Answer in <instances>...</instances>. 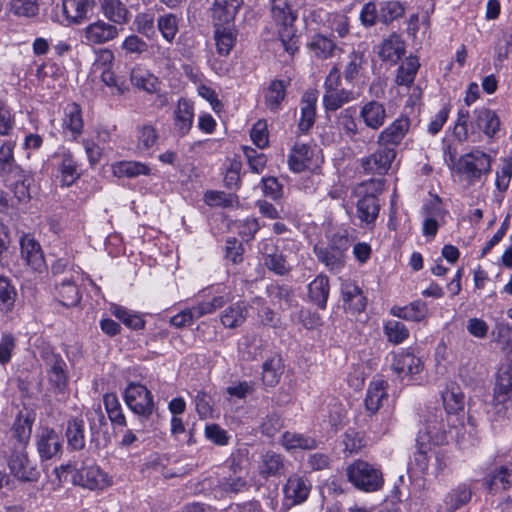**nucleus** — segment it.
<instances>
[{"instance_id": "obj_1", "label": "nucleus", "mask_w": 512, "mask_h": 512, "mask_svg": "<svg viewBox=\"0 0 512 512\" xmlns=\"http://www.w3.org/2000/svg\"><path fill=\"white\" fill-rule=\"evenodd\" d=\"M346 475L354 487L365 492H375L384 483L382 472L364 460L352 462L346 469Z\"/></svg>"}, {"instance_id": "obj_2", "label": "nucleus", "mask_w": 512, "mask_h": 512, "mask_svg": "<svg viewBox=\"0 0 512 512\" xmlns=\"http://www.w3.org/2000/svg\"><path fill=\"white\" fill-rule=\"evenodd\" d=\"M491 170V158L480 150H473L460 157L457 171L463 181L468 184L481 182L482 177Z\"/></svg>"}, {"instance_id": "obj_3", "label": "nucleus", "mask_w": 512, "mask_h": 512, "mask_svg": "<svg viewBox=\"0 0 512 512\" xmlns=\"http://www.w3.org/2000/svg\"><path fill=\"white\" fill-rule=\"evenodd\" d=\"M40 357L45 364L49 383L55 390L63 392L68 383L67 364L65 360L49 346L41 348Z\"/></svg>"}, {"instance_id": "obj_4", "label": "nucleus", "mask_w": 512, "mask_h": 512, "mask_svg": "<svg viewBox=\"0 0 512 512\" xmlns=\"http://www.w3.org/2000/svg\"><path fill=\"white\" fill-rule=\"evenodd\" d=\"M124 399L127 406L143 418H149L155 410L152 393L140 383H129L124 392Z\"/></svg>"}, {"instance_id": "obj_5", "label": "nucleus", "mask_w": 512, "mask_h": 512, "mask_svg": "<svg viewBox=\"0 0 512 512\" xmlns=\"http://www.w3.org/2000/svg\"><path fill=\"white\" fill-rule=\"evenodd\" d=\"M5 451L11 474L20 481L33 482L39 477V471L28 458L26 448L8 447Z\"/></svg>"}, {"instance_id": "obj_6", "label": "nucleus", "mask_w": 512, "mask_h": 512, "mask_svg": "<svg viewBox=\"0 0 512 512\" xmlns=\"http://www.w3.org/2000/svg\"><path fill=\"white\" fill-rule=\"evenodd\" d=\"M259 251L263 264L269 271L284 276L292 270L286 256L272 241L261 243Z\"/></svg>"}, {"instance_id": "obj_7", "label": "nucleus", "mask_w": 512, "mask_h": 512, "mask_svg": "<svg viewBox=\"0 0 512 512\" xmlns=\"http://www.w3.org/2000/svg\"><path fill=\"white\" fill-rule=\"evenodd\" d=\"M340 290L345 311L355 315L365 310L367 298L363 290L354 281L350 279L342 280Z\"/></svg>"}, {"instance_id": "obj_8", "label": "nucleus", "mask_w": 512, "mask_h": 512, "mask_svg": "<svg viewBox=\"0 0 512 512\" xmlns=\"http://www.w3.org/2000/svg\"><path fill=\"white\" fill-rule=\"evenodd\" d=\"M34 420L35 417L30 411H20L11 428V438L8 442V447L21 446V448H26L31 437Z\"/></svg>"}, {"instance_id": "obj_9", "label": "nucleus", "mask_w": 512, "mask_h": 512, "mask_svg": "<svg viewBox=\"0 0 512 512\" xmlns=\"http://www.w3.org/2000/svg\"><path fill=\"white\" fill-rule=\"evenodd\" d=\"M424 427L419 431L418 436H424V440L439 444L445 439V424L443 412L440 409L428 410L424 419Z\"/></svg>"}, {"instance_id": "obj_10", "label": "nucleus", "mask_w": 512, "mask_h": 512, "mask_svg": "<svg viewBox=\"0 0 512 512\" xmlns=\"http://www.w3.org/2000/svg\"><path fill=\"white\" fill-rule=\"evenodd\" d=\"M396 158V151L393 147H383L362 159V167L367 173H377L382 176L386 174Z\"/></svg>"}, {"instance_id": "obj_11", "label": "nucleus", "mask_w": 512, "mask_h": 512, "mask_svg": "<svg viewBox=\"0 0 512 512\" xmlns=\"http://www.w3.org/2000/svg\"><path fill=\"white\" fill-rule=\"evenodd\" d=\"M37 450L43 460L57 456L62 449L61 436L52 428H43L37 435Z\"/></svg>"}, {"instance_id": "obj_12", "label": "nucleus", "mask_w": 512, "mask_h": 512, "mask_svg": "<svg viewBox=\"0 0 512 512\" xmlns=\"http://www.w3.org/2000/svg\"><path fill=\"white\" fill-rule=\"evenodd\" d=\"M244 4V0H214L211 12L215 26L230 25Z\"/></svg>"}, {"instance_id": "obj_13", "label": "nucleus", "mask_w": 512, "mask_h": 512, "mask_svg": "<svg viewBox=\"0 0 512 512\" xmlns=\"http://www.w3.org/2000/svg\"><path fill=\"white\" fill-rule=\"evenodd\" d=\"M470 126L472 134L481 130L486 136L493 137L500 129V120L495 111L482 107L474 111Z\"/></svg>"}, {"instance_id": "obj_14", "label": "nucleus", "mask_w": 512, "mask_h": 512, "mask_svg": "<svg viewBox=\"0 0 512 512\" xmlns=\"http://www.w3.org/2000/svg\"><path fill=\"white\" fill-rule=\"evenodd\" d=\"M360 118L366 127L375 131L380 129L388 118L385 104L376 100L364 103L360 109Z\"/></svg>"}, {"instance_id": "obj_15", "label": "nucleus", "mask_w": 512, "mask_h": 512, "mask_svg": "<svg viewBox=\"0 0 512 512\" xmlns=\"http://www.w3.org/2000/svg\"><path fill=\"white\" fill-rule=\"evenodd\" d=\"M84 33L88 43L103 44L115 39L119 34V30L112 23L98 20L88 25Z\"/></svg>"}, {"instance_id": "obj_16", "label": "nucleus", "mask_w": 512, "mask_h": 512, "mask_svg": "<svg viewBox=\"0 0 512 512\" xmlns=\"http://www.w3.org/2000/svg\"><path fill=\"white\" fill-rule=\"evenodd\" d=\"M100 10L109 22L115 25H126L131 13L122 0H99Z\"/></svg>"}, {"instance_id": "obj_17", "label": "nucleus", "mask_w": 512, "mask_h": 512, "mask_svg": "<svg viewBox=\"0 0 512 512\" xmlns=\"http://www.w3.org/2000/svg\"><path fill=\"white\" fill-rule=\"evenodd\" d=\"M409 120L407 118H398L389 126L380 132L377 143L384 147L389 145L396 146L400 144L409 130Z\"/></svg>"}, {"instance_id": "obj_18", "label": "nucleus", "mask_w": 512, "mask_h": 512, "mask_svg": "<svg viewBox=\"0 0 512 512\" xmlns=\"http://www.w3.org/2000/svg\"><path fill=\"white\" fill-rule=\"evenodd\" d=\"M311 489L309 480L303 476L291 475L284 486V494L292 504H300L304 502Z\"/></svg>"}, {"instance_id": "obj_19", "label": "nucleus", "mask_w": 512, "mask_h": 512, "mask_svg": "<svg viewBox=\"0 0 512 512\" xmlns=\"http://www.w3.org/2000/svg\"><path fill=\"white\" fill-rule=\"evenodd\" d=\"M6 188L14 192H28L36 188L35 179L20 167L1 175Z\"/></svg>"}, {"instance_id": "obj_20", "label": "nucleus", "mask_w": 512, "mask_h": 512, "mask_svg": "<svg viewBox=\"0 0 512 512\" xmlns=\"http://www.w3.org/2000/svg\"><path fill=\"white\" fill-rule=\"evenodd\" d=\"M95 0H62V9L66 19L73 24H80L93 9Z\"/></svg>"}, {"instance_id": "obj_21", "label": "nucleus", "mask_w": 512, "mask_h": 512, "mask_svg": "<svg viewBox=\"0 0 512 512\" xmlns=\"http://www.w3.org/2000/svg\"><path fill=\"white\" fill-rule=\"evenodd\" d=\"M21 255L33 270H41L44 265V256L38 242L29 235H24L20 239Z\"/></svg>"}, {"instance_id": "obj_22", "label": "nucleus", "mask_w": 512, "mask_h": 512, "mask_svg": "<svg viewBox=\"0 0 512 512\" xmlns=\"http://www.w3.org/2000/svg\"><path fill=\"white\" fill-rule=\"evenodd\" d=\"M486 485L491 494L508 490L512 486V463L495 467L489 473Z\"/></svg>"}, {"instance_id": "obj_23", "label": "nucleus", "mask_w": 512, "mask_h": 512, "mask_svg": "<svg viewBox=\"0 0 512 512\" xmlns=\"http://www.w3.org/2000/svg\"><path fill=\"white\" fill-rule=\"evenodd\" d=\"M67 447L70 451H81L85 448V423L78 417L71 418L67 421L65 430Z\"/></svg>"}, {"instance_id": "obj_24", "label": "nucleus", "mask_w": 512, "mask_h": 512, "mask_svg": "<svg viewBox=\"0 0 512 512\" xmlns=\"http://www.w3.org/2000/svg\"><path fill=\"white\" fill-rule=\"evenodd\" d=\"M288 12L285 13L284 10H280L281 13L284 14L283 25L284 28L279 32V39L282 43L284 50L291 56H294L299 49L298 46V38L295 34V30L293 29V22L296 19V16L293 12L287 7Z\"/></svg>"}, {"instance_id": "obj_25", "label": "nucleus", "mask_w": 512, "mask_h": 512, "mask_svg": "<svg viewBox=\"0 0 512 512\" xmlns=\"http://www.w3.org/2000/svg\"><path fill=\"white\" fill-rule=\"evenodd\" d=\"M378 53L383 61L395 64L405 53V43L400 35L392 33L380 44Z\"/></svg>"}, {"instance_id": "obj_26", "label": "nucleus", "mask_w": 512, "mask_h": 512, "mask_svg": "<svg viewBox=\"0 0 512 512\" xmlns=\"http://www.w3.org/2000/svg\"><path fill=\"white\" fill-rule=\"evenodd\" d=\"M79 484L90 490L103 489L110 482L108 475L98 466H88L78 472Z\"/></svg>"}, {"instance_id": "obj_27", "label": "nucleus", "mask_w": 512, "mask_h": 512, "mask_svg": "<svg viewBox=\"0 0 512 512\" xmlns=\"http://www.w3.org/2000/svg\"><path fill=\"white\" fill-rule=\"evenodd\" d=\"M159 139L157 129L150 123L136 127V151L139 154H151L152 148Z\"/></svg>"}, {"instance_id": "obj_28", "label": "nucleus", "mask_w": 512, "mask_h": 512, "mask_svg": "<svg viewBox=\"0 0 512 512\" xmlns=\"http://www.w3.org/2000/svg\"><path fill=\"white\" fill-rule=\"evenodd\" d=\"M56 298L65 307L76 306L80 299V293L71 279L55 280Z\"/></svg>"}, {"instance_id": "obj_29", "label": "nucleus", "mask_w": 512, "mask_h": 512, "mask_svg": "<svg viewBox=\"0 0 512 512\" xmlns=\"http://www.w3.org/2000/svg\"><path fill=\"white\" fill-rule=\"evenodd\" d=\"M388 383L385 380H374L370 383L366 397L365 408L371 414H375L381 407L382 401L387 397Z\"/></svg>"}, {"instance_id": "obj_30", "label": "nucleus", "mask_w": 512, "mask_h": 512, "mask_svg": "<svg viewBox=\"0 0 512 512\" xmlns=\"http://www.w3.org/2000/svg\"><path fill=\"white\" fill-rule=\"evenodd\" d=\"M307 48L319 59H328L334 55L335 51L340 50L330 37L320 33L311 37L307 43Z\"/></svg>"}, {"instance_id": "obj_31", "label": "nucleus", "mask_w": 512, "mask_h": 512, "mask_svg": "<svg viewBox=\"0 0 512 512\" xmlns=\"http://www.w3.org/2000/svg\"><path fill=\"white\" fill-rule=\"evenodd\" d=\"M392 370L398 375H414L422 370V362L412 353H400L393 358Z\"/></svg>"}, {"instance_id": "obj_32", "label": "nucleus", "mask_w": 512, "mask_h": 512, "mask_svg": "<svg viewBox=\"0 0 512 512\" xmlns=\"http://www.w3.org/2000/svg\"><path fill=\"white\" fill-rule=\"evenodd\" d=\"M282 446L288 451L313 450L318 447L316 439L302 433L286 431L281 437Z\"/></svg>"}, {"instance_id": "obj_33", "label": "nucleus", "mask_w": 512, "mask_h": 512, "mask_svg": "<svg viewBox=\"0 0 512 512\" xmlns=\"http://www.w3.org/2000/svg\"><path fill=\"white\" fill-rule=\"evenodd\" d=\"M287 83L284 80H272L265 90L264 99L266 107L277 112L281 109L282 101L286 96Z\"/></svg>"}, {"instance_id": "obj_34", "label": "nucleus", "mask_w": 512, "mask_h": 512, "mask_svg": "<svg viewBox=\"0 0 512 512\" xmlns=\"http://www.w3.org/2000/svg\"><path fill=\"white\" fill-rule=\"evenodd\" d=\"M428 308L425 302L421 300L413 301L407 306H394L391 308V314L408 321L420 322L426 318Z\"/></svg>"}, {"instance_id": "obj_35", "label": "nucleus", "mask_w": 512, "mask_h": 512, "mask_svg": "<svg viewBox=\"0 0 512 512\" xmlns=\"http://www.w3.org/2000/svg\"><path fill=\"white\" fill-rule=\"evenodd\" d=\"M193 117L192 104L187 99L181 98L175 110V127L180 135L184 136L190 131Z\"/></svg>"}, {"instance_id": "obj_36", "label": "nucleus", "mask_w": 512, "mask_h": 512, "mask_svg": "<svg viewBox=\"0 0 512 512\" xmlns=\"http://www.w3.org/2000/svg\"><path fill=\"white\" fill-rule=\"evenodd\" d=\"M314 252L318 260L323 263L330 271L338 272L345 264V256L335 249L323 245H315Z\"/></svg>"}, {"instance_id": "obj_37", "label": "nucleus", "mask_w": 512, "mask_h": 512, "mask_svg": "<svg viewBox=\"0 0 512 512\" xmlns=\"http://www.w3.org/2000/svg\"><path fill=\"white\" fill-rule=\"evenodd\" d=\"M247 315L248 307L245 303L236 302L223 311L221 322L225 327L235 329L246 321Z\"/></svg>"}, {"instance_id": "obj_38", "label": "nucleus", "mask_w": 512, "mask_h": 512, "mask_svg": "<svg viewBox=\"0 0 512 512\" xmlns=\"http://www.w3.org/2000/svg\"><path fill=\"white\" fill-rule=\"evenodd\" d=\"M380 204L376 194H364L357 203V216L362 222L372 223L379 214Z\"/></svg>"}, {"instance_id": "obj_39", "label": "nucleus", "mask_w": 512, "mask_h": 512, "mask_svg": "<svg viewBox=\"0 0 512 512\" xmlns=\"http://www.w3.org/2000/svg\"><path fill=\"white\" fill-rule=\"evenodd\" d=\"M283 360L280 356L267 359L262 365V381L268 387H274L279 383L283 373Z\"/></svg>"}, {"instance_id": "obj_40", "label": "nucleus", "mask_w": 512, "mask_h": 512, "mask_svg": "<svg viewBox=\"0 0 512 512\" xmlns=\"http://www.w3.org/2000/svg\"><path fill=\"white\" fill-rule=\"evenodd\" d=\"M310 299L321 309H324L329 296V279L327 276H317L309 285Z\"/></svg>"}, {"instance_id": "obj_41", "label": "nucleus", "mask_w": 512, "mask_h": 512, "mask_svg": "<svg viewBox=\"0 0 512 512\" xmlns=\"http://www.w3.org/2000/svg\"><path fill=\"white\" fill-rule=\"evenodd\" d=\"M214 38L218 54L227 56L236 43V32L229 25L216 26Z\"/></svg>"}, {"instance_id": "obj_42", "label": "nucleus", "mask_w": 512, "mask_h": 512, "mask_svg": "<svg viewBox=\"0 0 512 512\" xmlns=\"http://www.w3.org/2000/svg\"><path fill=\"white\" fill-rule=\"evenodd\" d=\"M113 174L116 177L134 178L140 175H149L150 168L142 162L120 161L112 166Z\"/></svg>"}, {"instance_id": "obj_43", "label": "nucleus", "mask_w": 512, "mask_h": 512, "mask_svg": "<svg viewBox=\"0 0 512 512\" xmlns=\"http://www.w3.org/2000/svg\"><path fill=\"white\" fill-rule=\"evenodd\" d=\"M284 457L276 452L269 451L263 456L260 473L264 477L280 476L285 473Z\"/></svg>"}, {"instance_id": "obj_44", "label": "nucleus", "mask_w": 512, "mask_h": 512, "mask_svg": "<svg viewBox=\"0 0 512 512\" xmlns=\"http://www.w3.org/2000/svg\"><path fill=\"white\" fill-rule=\"evenodd\" d=\"M230 468L233 471V475L224 477L220 481L221 489L225 492L232 493L243 491L246 488L247 483L246 480L240 475L241 467L235 458L232 459Z\"/></svg>"}, {"instance_id": "obj_45", "label": "nucleus", "mask_w": 512, "mask_h": 512, "mask_svg": "<svg viewBox=\"0 0 512 512\" xmlns=\"http://www.w3.org/2000/svg\"><path fill=\"white\" fill-rule=\"evenodd\" d=\"M380 23L389 25L393 21L403 17L405 13L404 6L396 0H388L378 3Z\"/></svg>"}, {"instance_id": "obj_46", "label": "nucleus", "mask_w": 512, "mask_h": 512, "mask_svg": "<svg viewBox=\"0 0 512 512\" xmlns=\"http://www.w3.org/2000/svg\"><path fill=\"white\" fill-rule=\"evenodd\" d=\"M354 99L352 91L345 89H334L332 91H325L323 103L326 110L336 111L342 105Z\"/></svg>"}, {"instance_id": "obj_47", "label": "nucleus", "mask_w": 512, "mask_h": 512, "mask_svg": "<svg viewBox=\"0 0 512 512\" xmlns=\"http://www.w3.org/2000/svg\"><path fill=\"white\" fill-rule=\"evenodd\" d=\"M419 66L420 64L416 57L407 58L397 70L396 83L405 86L411 85L414 82Z\"/></svg>"}, {"instance_id": "obj_48", "label": "nucleus", "mask_w": 512, "mask_h": 512, "mask_svg": "<svg viewBox=\"0 0 512 512\" xmlns=\"http://www.w3.org/2000/svg\"><path fill=\"white\" fill-rule=\"evenodd\" d=\"M64 126L69 129L74 136H78L82 132L83 120L81 108L76 103L69 104L65 109Z\"/></svg>"}, {"instance_id": "obj_49", "label": "nucleus", "mask_w": 512, "mask_h": 512, "mask_svg": "<svg viewBox=\"0 0 512 512\" xmlns=\"http://www.w3.org/2000/svg\"><path fill=\"white\" fill-rule=\"evenodd\" d=\"M431 444L433 443L424 440V436H418L416 439L417 451L414 454V462L418 470L423 473L428 469L429 454H433L434 452L431 448Z\"/></svg>"}, {"instance_id": "obj_50", "label": "nucleus", "mask_w": 512, "mask_h": 512, "mask_svg": "<svg viewBox=\"0 0 512 512\" xmlns=\"http://www.w3.org/2000/svg\"><path fill=\"white\" fill-rule=\"evenodd\" d=\"M344 451L350 454L358 453L367 445L365 433L349 428L343 435Z\"/></svg>"}, {"instance_id": "obj_51", "label": "nucleus", "mask_w": 512, "mask_h": 512, "mask_svg": "<svg viewBox=\"0 0 512 512\" xmlns=\"http://www.w3.org/2000/svg\"><path fill=\"white\" fill-rule=\"evenodd\" d=\"M384 333L389 342L398 345L409 337V330L404 323L397 320L387 321L384 325Z\"/></svg>"}, {"instance_id": "obj_52", "label": "nucleus", "mask_w": 512, "mask_h": 512, "mask_svg": "<svg viewBox=\"0 0 512 512\" xmlns=\"http://www.w3.org/2000/svg\"><path fill=\"white\" fill-rule=\"evenodd\" d=\"M359 21L366 29H370L380 22L378 2L371 0L364 3L359 12Z\"/></svg>"}, {"instance_id": "obj_53", "label": "nucleus", "mask_w": 512, "mask_h": 512, "mask_svg": "<svg viewBox=\"0 0 512 512\" xmlns=\"http://www.w3.org/2000/svg\"><path fill=\"white\" fill-rule=\"evenodd\" d=\"M16 290L10 281L0 276V312L6 313L12 310L16 300Z\"/></svg>"}, {"instance_id": "obj_54", "label": "nucleus", "mask_w": 512, "mask_h": 512, "mask_svg": "<svg viewBox=\"0 0 512 512\" xmlns=\"http://www.w3.org/2000/svg\"><path fill=\"white\" fill-rule=\"evenodd\" d=\"M315 103L314 96H307L301 103V119L299 121V129L307 132L314 124L315 120Z\"/></svg>"}, {"instance_id": "obj_55", "label": "nucleus", "mask_w": 512, "mask_h": 512, "mask_svg": "<svg viewBox=\"0 0 512 512\" xmlns=\"http://www.w3.org/2000/svg\"><path fill=\"white\" fill-rule=\"evenodd\" d=\"M268 293L273 299L283 303L285 308H292L296 306L294 291L288 285H272L268 288Z\"/></svg>"}, {"instance_id": "obj_56", "label": "nucleus", "mask_w": 512, "mask_h": 512, "mask_svg": "<svg viewBox=\"0 0 512 512\" xmlns=\"http://www.w3.org/2000/svg\"><path fill=\"white\" fill-rule=\"evenodd\" d=\"M355 113V108L349 107L341 111L339 115V125L352 141H356L355 137L358 134V124L355 119Z\"/></svg>"}, {"instance_id": "obj_57", "label": "nucleus", "mask_w": 512, "mask_h": 512, "mask_svg": "<svg viewBox=\"0 0 512 512\" xmlns=\"http://www.w3.org/2000/svg\"><path fill=\"white\" fill-rule=\"evenodd\" d=\"M10 11L18 17H34L39 12L36 0H11Z\"/></svg>"}, {"instance_id": "obj_58", "label": "nucleus", "mask_w": 512, "mask_h": 512, "mask_svg": "<svg viewBox=\"0 0 512 512\" xmlns=\"http://www.w3.org/2000/svg\"><path fill=\"white\" fill-rule=\"evenodd\" d=\"M113 315L122 321L127 327L139 330L142 329L145 325V321L141 316L131 313L124 307L115 306L112 310Z\"/></svg>"}, {"instance_id": "obj_59", "label": "nucleus", "mask_w": 512, "mask_h": 512, "mask_svg": "<svg viewBox=\"0 0 512 512\" xmlns=\"http://www.w3.org/2000/svg\"><path fill=\"white\" fill-rule=\"evenodd\" d=\"M469 111L460 109L458 111L457 121L454 126V136L459 142H465L468 140L471 133V126L469 122Z\"/></svg>"}, {"instance_id": "obj_60", "label": "nucleus", "mask_w": 512, "mask_h": 512, "mask_svg": "<svg viewBox=\"0 0 512 512\" xmlns=\"http://www.w3.org/2000/svg\"><path fill=\"white\" fill-rule=\"evenodd\" d=\"M493 404L498 409V412L508 413L509 410H512V387L504 386V387H494V396H493Z\"/></svg>"}, {"instance_id": "obj_61", "label": "nucleus", "mask_w": 512, "mask_h": 512, "mask_svg": "<svg viewBox=\"0 0 512 512\" xmlns=\"http://www.w3.org/2000/svg\"><path fill=\"white\" fill-rule=\"evenodd\" d=\"M61 186L69 187L79 178L77 165L71 157H64L60 166Z\"/></svg>"}, {"instance_id": "obj_62", "label": "nucleus", "mask_w": 512, "mask_h": 512, "mask_svg": "<svg viewBox=\"0 0 512 512\" xmlns=\"http://www.w3.org/2000/svg\"><path fill=\"white\" fill-rule=\"evenodd\" d=\"M14 143L11 141H5L0 146V174L3 175L18 166L14 159Z\"/></svg>"}, {"instance_id": "obj_63", "label": "nucleus", "mask_w": 512, "mask_h": 512, "mask_svg": "<svg viewBox=\"0 0 512 512\" xmlns=\"http://www.w3.org/2000/svg\"><path fill=\"white\" fill-rule=\"evenodd\" d=\"M422 213L425 217L432 218L438 221H443L448 211L442 206V199L435 194L434 197L424 204Z\"/></svg>"}, {"instance_id": "obj_64", "label": "nucleus", "mask_w": 512, "mask_h": 512, "mask_svg": "<svg viewBox=\"0 0 512 512\" xmlns=\"http://www.w3.org/2000/svg\"><path fill=\"white\" fill-rule=\"evenodd\" d=\"M365 63L364 55L360 51H352L349 55V62L344 70V77L347 81H353L359 74Z\"/></svg>"}]
</instances>
